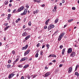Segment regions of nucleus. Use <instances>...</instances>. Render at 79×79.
Wrapping results in <instances>:
<instances>
[{
    "label": "nucleus",
    "instance_id": "obj_1",
    "mask_svg": "<svg viewBox=\"0 0 79 79\" xmlns=\"http://www.w3.org/2000/svg\"><path fill=\"white\" fill-rule=\"evenodd\" d=\"M54 27L55 25H50L48 26V31H49V30H50V29H53V28Z\"/></svg>",
    "mask_w": 79,
    "mask_h": 79
},
{
    "label": "nucleus",
    "instance_id": "obj_2",
    "mask_svg": "<svg viewBox=\"0 0 79 79\" xmlns=\"http://www.w3.org/2000/svg\"><path fill=\"white\" fill-rule=\"evenodd\" d=\"M24 9V6H21L20 8L18 9V11L19 12H20V11H21L23 9Z\"/></svg>",
    "mask_w": 79,
    "mask_h": 79
},
{
    "label": "nucleus",
    "instance_id": "obj_3",
    "mask_svg": "<svg viewBox=\"0 0 79 79\" xmlns=\"http://www.w3.org/2000/svg\"><path fill=\"white\" fill-rule=\"evenodd\" d=\"M76 55V53L75 52H73L70 54V56L71 57H74Z\"/></svg>",
    "mask_w": 79,
    "mask_h": 79
},
{
    "label": "nucleus",
    "instance_id": "obj_4",
    "mask_svg": "<svg viewBox=\"0 0 79 79\" xmlns=\"http://www.w3.org/2000/svg\"><path fill=\"white\" fill-rule=\"evenodd\" d=\"M28 47V45H26L25 47H23L22 48V50H26Z\"/></svg>",
    "mask_w": 79,
    "mask_h": 79
},
{
    "label": "nucleus",
    "instance_id": "obj_5",
    "mask_svg": "<svg viewBox=\"0 0 79 79\" xmlns=\"http://www.w3.org/2000/svg\"><path fill=\"white\" fill-rule=\"evenodd\" d=\"M27 57H23L22 58V59H21L20 60V61L22 62V61H25V60H27Z\"/></svg>",
    "mask_w": 79,
    "mask_h": 79
},
{
    "label": "nucleus",
    "instance_id": "obj_6",
    "mask_svg": "<svg viewBox=\"0 0 79 79\" xmlns=\"http://www.w3.org/2000/svg\"><path fill=\"white\" fill-rule=\"evenodd\" d=\"M72 52V48H70L68 49L67 52L68 53H71Z\"/></svg>",
    "mask_w": 79,
    "mask_h": 79
},
{
    "label": "nucleus",
    "instance_id": "obj_7",
    "mask_svg": "<svg viewBox=\"0 0 79 79\" xmlns=\"http://www.w3.org/2000/svg\"><path fill=\"white\" fill-rule=\"evenodd\" d=\"M50 73L48 72L45 74V77H48V76H50Z\"/></svg>",
    "mask_w": 79,
    "mask_h": 79
},
{
    "label": "nucleus",
    "instance_id": "obj_8",
    "mask_svg": "<svg viewBox=\"0 0 79 79\" xmlns=\"http://www.w3.org/2000/svg\"><path fill=\"white\" fill-rule=\"evenodd\" d=\"M68 69V72L70 73H71V71H72L73 70V68H71V67H70Z\"/></svg>",
    "mask_w": 79,
    "mask_h": 79
},
{
    "label": "nucleus",
    "instance_id": "obj_9",
    "mask_svg": "<svg viewBox=\"0 0 79 79\" xmlns=\"http://www.w3.org/2000/svg\"><path fill=\"white\" fill-rule=\"evenodd\" d=\"M19 60V58H17L16 59V60L13 63V64H16V62L18 61Z\"/></svg>",
    "mask_w": 79,
    "mask_h": 79
},
{
    "label": "nucleus",
    "instance_id": "obj_10",
    "mask_svg": "<svg viewBox=\"0 0 79 79\" xmlns=\"http://www.w3.org/2000/svg\"><path fill=\"white\" fill-rule=\"evenodd\" d=\"M39 12V10H36L35 11H34L33 14H35V13H38Z\"/></svg>",
    "mask_w": 79,
    "mask_h": 79
},
{
    "label": "nucleus",
    "instance_id": "obj_11",
    "mask_svg": "<svg viewBox=\"0 0 79 79\" xmlns=\"http://www.w3.org/2000/svg\"><path fill=\"white\" fill-rule=\"evenodd\" d=\"M30 37H31V36L30 35H28L25 38V40H27V39L30 38Z\"/></svg>",
    "mask_w": 79,
    "mask_h": 79
},
{
    "label": "nucleus",
    "instance_id": "obj_12",
    "mask_svg": "<svg viewBox=\"0 0 79 79\" xmlns=\"http://www.w3.org/2000/svg\"><path fill=\"white\" fill-rule=\"evenodd\" d=\"M49 21H50V19H48L46 21L45 23L46 25H48V22H49Z\"/></svg>",
    "mask_w": 79,
    "mask_h": 79
},
{
    "label": "nucleus",
    "instance_id": "obj_13",
    "mask_svg": "<svg viewBox=\"0 0 79 79\" xmlns=\"http://www.w3.org/2000/svg\"><path fill=\"white\" fill-rule=\"evenodd\" d=\"M29 64H27L25 65L23 67V68L24 69H26V68H27V67H29Z\"/></svg>",
    "mask_w": 79,
    "mask_h": 79
},
{
    "label": "nucleus",
    "instance_id": "obj_14",
    "mask_svg": "<svg viewBox=\"0 0 79 79\" xmlns=\"http://www.w3.org/2000/svg\"><path fill=\"white\" fill-rule=\"evenodd\" d=\"M27 12V9H25L24 10L23 13H24V14L26 15V13Z\"/></svg>",
    "mask_w": 79,
    "mask_h": 79
},
{
    "label": "nucleus",
    "instance_id": "obj_15",
    "mask_svg": "<svg viewBox=\"0 0 79 79\" xmlns=\"http://www.w3.org/2000/svg\"><path fill=\"white\" fill-rule=\"evenodd\" d=\"M27 33L26 32H24L22 35L23 36H26V35H27Z\"/></svg>",
    "mask_w": 79,
    "mask_h": 79
},
{
    "label": "nucleus",
    "instance_id": "obj_16",
    "mask_svg": "<svg viewBox=\"0 0 79 79\" xmlns=\"http://www.w3.org/2000/svg\"><path fill=\"white\" fill-rule=\"evenodd\" d=\"M9 27H10V26H8L6 27L5 28L4 30H5V31H6V30H7V29H8V28H9Z\"/></svg>",
    "mask_w": 79,
    "mask_h": 79
},
{
    "label": "nucleus",
    "instance_id": "obj_17",
    "mask_svg": "<svg viewBox=\"0 0 79 79\" xmlns=\"http://www.w3.org/2000/svg\"><path fill=\"white\" fill-rule=\"evenodd\" d=\"M75 75L77 76V77H78L79 76V74L78 73V72H76L75 73Z\"/></svg>",
    "mask_w": 79,
    "mask_h": 79
},
{
    "label": "nucleus",
    "instance_id": "obj_18",
    "mask_svg": "<svg viewBox=\"0 0 79 79\" xmlns=\"http://www.w3.org/2000/svg\"><path fill=\"white\" fill-rule=\"evenodd\" d=\"M64 51H65V48H64L62 52V55H64Z\"/></svg>",
    "mask_w": 79,
    "mask_h": 79
},
{
    "label": "nucleus",
    "instance_id": "obj_19",
    "mask_svg": "<svg viewBox=\"0 0 79 79\" xmlns=\"http://www.w3.org/2000/svg\"><path fill=\"white\" fill-rule=\"evenodd\" d=\"M8 1H6L4 2V4L5 5H8Z\"/></svg>",
    "mask_w": 79,
    "mask_h": 79
},
{
    "label": "nucleus",
    "instance_id": "obj_20",
    "mask_svg": "<svg viewBox=\"0 0 79 79\" xmlns=\"http://www.w3.org/2000/svg\"><path fill=\"white\" fill-rule=\"evenodd\" d=\"M73 21V19H71L69 20L68 22L69 23H70V22H71V21Z\"/></svg>",
    "mask_w": 79,
    "mask_h": 79
},
{
    "label": "nucleus",
    "instance_id": "obj_21",
    "mask_svg": "<svg viewBox=\"0 0 79 79\" xmlns=\"http://www.w3.org/2000/svg\"><path fill=\"white\" fill-rule=\"evenodd\" d=\"M58 19H56L55 21V23L56 24L58 22Z\"/></svg>",
    "mask_w": 79,
    "mask_h": 79
},
{
    "label": "nucleus",
    "instance_id": "obj_22",
    "mask_svg": "<svg viewBox=\"0 0 79 79\" xmlns=\"http://www.w3.org/2000/svg\"><path fill=\"white\" fill-rule=\"evenodd\" d=\"M30 49H28L27 51V52H26L27 53V54H29V52H30Z\"/></svg>",
    "mask_w": 79,
    "mask_h": 79
},
{
    "label": "nucleus",
    "instance_id": "obj_23",
    "mask_svg": "<svg viewBox=\"0 0 79 79\" xmlns=\"http://www.w3.org/2000/svg\"><path fill=\"white\" fill-rule=\"evenodd\" d=\"M46 47L47 48V49H48V48H49V47H50V45L49 44H47Z\"/></svg>",
    "mask_w": 79,
    "mask_h": 79
},
{
    "label": "nucleus",
    "instance_id": "obj_24",
    "mask_svg": "<svg viewBox=\"0 0 79 79\" xmlns=\"http://www.w3.org/2000/svg\"><path fill=\"white\" fill-rule=\"evenodd\" d=\"M10 75L12 77L15 76V73H11Z\"/></svg>",
    "mask_w": 79,
    "mask_h": 79
},
{
    "label": "nucleus",
    "instance_id": "obj_25",
    "mask_svg": "<svg viewBox=\"0 0 79 79\" xmlns=\"http://www.w3.org/2000/svg\"><path fill=\"white\" fill-rule=\"evenodd\" d=\"M11 66L10 64H9L7 65V68H11Z\"/></svg>",
    "mask_w": 79,
    "mask_h": 79
},
{
    "label": "nucleus",
    "instance_id": "obj_26",
    "mask_svg": "<svg viewBox=\"0 0 79 79\" xmlns=\"http://www.w3.org/2000/svg\"><path fill=\"white\" fill-rule=\"evenodd\" d=\"M59 48H60L61 49H62V48H63V46L62 45H61L60 46Z\"/></svg>",
    "mask_w": 79,
    "mask_h": 79
},
{
    "label": "nucleus",
    "instance_id": "obj_27",
    "mask_svg": "<svg viewBox=\"0 0 79 79\" xmlns=\"http://www.w3.org/2000/svg\"><path fill=\"white\" fill-rule=\"evenodd\" d=\"M12 52L14 55H15V52L14 51H12Z\"/></svg>",
    "mask_w": 79,
    "mask_h": 79
},
{
    "label": "nucleus",
    "instance_id": "obj_28",
    "mask_svg": "<svg viewBox=\"0 0 79 79\" xmlns=\"http://www.w3.org/2000/svg\"><path fill=\"white\" fill-rule=\"evenodd\" d=\"M63 36L62 35H61V34L59 36V37H60L61 39H62V38H63Z\"/></svg>",
    "mask_w": 79,
    "mask_h": 79
},
{
    "label": "nucleus",
    "instance_id": "obj_29",
    "mask_svg": "<svg viewBox=\"0 0 79 79\" xmlns=\"http://www.w3.org/2000/svg\"><path fill=\"white\" fill-rule=\"evenodd\" d=\"M4 26H7L8 25V23H4L3 24Z\"/></svg>",
    "mask_w": 79,
    "mask_h": 79
},
{
    "label": "nucleus",
    "instance_id": "obj_30",
    "mask_svg": "<svg viewBox=\"0 0 79 79\" xmlns=\"http://www.w3.org/2000/svg\"><path fill=\"white\" fill-rule=\"evenodd\" d=\"M40 43H38V44L37 45H36V47H39L40 46Z\"/></svg>",
    "mask_w": 79,
    "mask_h": 79
},
{
    "label": "nucleus",
    "instance_id": "obj_31",
    "mask_svg": "<svg viewBox=\"0 0 79 79\" xmlns=\"http://www.w3.org/2000/svg\"><path fill=\"white\" fill-rule=\"evenodd\" d=\"M58 40V41H60V40H61V38L60 37H59Z\"/></svg>",
    "mask_w": 79,
    "mask_h": 79
},
{
    "label": "nucleus",
    "instance_id": "obj_32",
    "mask_svg": "<svg viewBox=\"0 0 79 79\" xmlns=\"http://www.w3.org/2000/svg\"><path fill=\"white\" fill-rule=\"evenodd\" d=\"M11 77H11V74H10L9 75L8 78L9 79H11Z\"/></svg>",
    "mask_w": 79,
    "mask_h": 79
},
{
    "label": "nucleus",
    "instance_id": "obj_33",
    "mask_svg": "<svg viewBox=\"0 0 79 79\" xmlns=\"http://www.w3.org/2000/svg\"><path fill=\"white\" fill-rule=\"evenodd\" d=\"M38 55H39V54L37 53L35 55V57L36 58H37L38 57Z\"/></svg>",
    "mask_w": 79,
    "mask_h": 79
},
{
    "label": "nucleus",
    "instance_id": "obj_34",
    "mask_svg": "<svg viewBox=\"0 0 79 79\" xmlns=\"http://www.w3.org/2000/svg\"><path fill=\"white\" fill-rule=\"evenodd\" d=\"M28 25L29 26H31V22L30 21L28 23Z\"/></svg>",
    "mask_w": 79,
    "mask_h": 79
},
{
    "label": "nucleus",
    "instance_id": "obj_35",
    "mask_svg": "<svg viewBox=\"0 0 79 79\" xmlns=\"http://www.w3.org/2000/svg\"><path fill=\"white\" fill-rule=\"evenodd\" d=\"M26 7H27V8H29V6H28V5L27 4V5L26 6Z\"/></svg>",
    "mask_w": 79,
    "mask_h": 79
},
{
    "label": "nucleus",
    "instance_id": "obj_36",
    "mask_svg": "<svg viewBox=\"0 0 79 79\" xmlns=\"http://www.w3.org/2000/svg\"><path fill=\"white\" fill-rule=\"evenodd\" d=\"M51 56H53V54H51L49 55L48 57H51Z\"/></svg>",
    "mask_w": 79,
    "mask_h": 79
},
{
    "label": "nucleus",
    "instance_id": "obj_37",
    "mask_svg": "<svg viewBox=\"0 0 79 79\" xmlns=\"http://www.w3.org/2000/svg\"><path fill=\"white\" fill-rule=\"evenodd\" d=\"M58 32H59V31H56L54 33V34H56L58 33Z\"/></svg>",
    "mask_w": 79,
    "mask_h": 79
},
{
    "label": "nucleus",
    "instance_id": "obj_38",
    "mask_svg": "<svg viewBox=\"0 0 79 79\" xmlns=\"http://www.w3.org/2000/svg\"><path fill=\"white\" fill-rule=\"evenodd\" d=\"M44 28L45 29H47V26H45L44 27Z\"/></svg>",
    "mask_w": 79,
    "mask_h": 79
},
{
    "label": "nucleus",
    "instance_id": "obj_39",
    "mask_svg": "<svg viewBox=\"0 0 79 79\" xmlns=\"http://www.w3.org/2000/svg\"><path fill=\"white\" fill-rule=\"evenodd\" d=\"M61 34L63 36L64 35V34H65V33L63 32Z\"/></svg>",
    "mask_w": 79,
    "mask_h": 79
},
{
    "label": "nucleus",
    "instance_id": "obj_40",
    "mask_svg": "<svg viewBox=\"0 0 79 79\" xmlns=\"http://www.w3.org/2000/svg\"><path fill=\"white\" fill-rule=\"evenodd\" d=\"M72 10H76V7H73L72 8Z\"/></svg>",
    "mask_w": 79,
    "mask_h": 79
},
{
    "label": "nucleus",
    "instance_id": "obj_41",
    "mask_svg": "<svg viewBox=\"0 0 79 79\" xmlns=\"http://www.w3.org/2000/svg\"><path fill=\"white\" fill-rule=\"evenodd\" d=\"M62 66H63V64H60L59 65V67L60 68H61V67H62Z\"/></svg>",
    "mask_w": 79,
    "mask_h": 79
},
{
    "label": "nucleus",
    "instance_id": "obj_42",
    "mask_svg": "<svg viewBox=\"0 0 79 79\" xmlns=\"http://www.w3.org/2000/svg\"><path fill=\"white\" fill-rule=\"evenodd\" d=\"M8 17H9V18H10L11 17V14H8Z\"/></svg>",
    "mask_w": 79,
    "mask_h": 79
},
{
    "label": "nucleus",
    "instance_id": "obj_43",
    "mask_svg": "<svg viewBox=\"0 0 79 79\" xmlns=\"http://www.w3.org/2000/svg\"><path fill=\"white\" fill-rule=\"evenodd\" d=\"M42 53H43V52L42 51H41L40 52V55H42Z\"/></svg>",
    "mask_w": 79,
    "mask_h": 79
},
{
    "label": "nucleus",
    "instance_id": "obj_44",
    "mask_svg": "<svg viewBox=\"0 0 79 79\" xmlns=\"http://www.w3.org/2000/svg\"><path fill=\"white\" fill-rule=\"evenodd\" d=\"M56 6H55L54 7V10H56Z\"/></svg>",
    "mask_w": 79,
    "mask_h": 79
},
{
    "label": "nucleus",
    "instance_id": "obj_45",
    "mask_svg": "<svg viewBox=\"0 0 79 79\" xmlns=\"http://www.w3.org/2000/svg\"><path fill=\"white\" fill-rule=\"evenodd\" d=\"M38 1L37 0H34L33 1L34 2H38Z\"/></svg>",
    "mask_w": 79,
    "mask_h": 79
},
{
    "label": "nucleus",
    "instance_id": "obj_46",
    "mask_svg": "<svg viewBox=\"0 0 79 79\" xmlns=\"http://www.w3.org/2000/svg\"><path fill=\"white\" fill-rule=\"evenodd\" d=\"M16 11V9H15L13 11V13H15V12Z\"/></svg>",
    "mask_w": 79,
    "mask_h": 79
},
{
    "label": "nucleus",
    "instance_id": "obj_47",
    "mask_svg": "<svg viewBox=\"0 0 79 79\" xmlns=\"http://www.w3.org/2000/svg\"><path fill=\"white\" fill-rule=\"evenodd\" d=\"M8 63H11V60H9L8 61Z\"/></svg>",
    "mask_w": 79,
    "mask_h": 79
},
{
    "label": "nucleus",
    "instance_id": "obj_48",
    "mask_svg": "<svg viewBox=\"0 0 79 79\" xmlns=\"http://www.w3.org/2000/svg\"><path fill=\"white\" fill-rule=\"evenodd\" d=\"M25 15V14H24V13H21V14H20V15Z\"/></svg>",
    "mask_w": 79,
    "mask_h": 79
},
{
    "label": "nucleus",
    "instance_id": "obj_49",
    "mask_svg": "<svg viewBox=\"0 0 79 79\" xmlns=\"http://www.w3.org/2000/svg\"><path fill=\"white\" fill-rule=\"evenodd\" d=\"M45 45H43L42 47V48H45Z\"/></svg>",
    "mask_w": 79,
    "mask_h": 79
},
{
    "label": "nucleus",
    "instance_id": "obj_50",
    "mask_svg": "<svg viewBox=\"0 0 79 79\" xmlns=\"http://www.w3.org/2000/svg\"><path fill=\"white\" fill-rule=\"evenodd\" d=\"M18 67H19V68H22V65H19L18 66Z\"/></svg>",
    "mask_w": 79,
    "mask_h": 79
},
{
    "label": "nucleus",
    "instance_id": "obj_51",
    "mask_svg": "<svg viewBox=\"0 0 79 79\" xmlns=\"http://www.w3.org/2000/svg\"><path fill=\"white\" fill-rule=\"evenodd\" d=\"M45 6V5L44 4H43V5H42V6L43 7H44V6Z\"/></svg>",
    "mask_w": 79,
    "mask_h": 79
},
{
    "label": "nucleus",
    "instance_id": "obj_52",
    "mask_svg": "<svg viewBox=\"0 0 79 79\" xmlns=\"http://www.w3.org/2000/svg\"><path fill=\"white\" fill-rule=\"evenodd\" d=\"M27 54V53L26 52H25L24 54V56H26Z\"/></svg>",
    "mask_w": 79,
    "mask_h": 79
},
{
    "label": "nucleus",
    "instance_id": "obj_53",
    "mask_svg": "<svg viewBox=\"0 0 79 79\" xmlns=\"http://www.w3.org/2000/svg\"><path fill=\"white\" fill-rule=\"evenodd\" d=\"M62 2L63 3H64V0H62Z\"/></svg>",
    "mask_w": 79,
    "mask_h": 79
},
{
    "label": "nucleus",
    "instance_id": "obj_54",
    "mask_svg": "<svg viewBox=\"0 0 79 79\" xmlns=\"http://www.w3.org/2000/svg\"><path fill=\"white\" fill-rule=\"evenodd\" d=\"M15 22L16 23H18V22H19V21H18V20H16Z\"/></svg>",
    "mask_w": 79,
    "mask_h": 79
},
{
    "label": "nucleus",
    "instance_id": "obj_55",
    "mask_svg": "<svg viewBox=\"0 0 79 79\" xmlns=\"http://www.w3.org/2000/svg\"><path fill=\"white\" fill-rule=\"evenodd\" d=\"M52 63H50L49 64V65H52Z\"/></svg>",
    "mask_w": 79,
    "mask_h": 79
},
{
    "label": "nucleus",
    "instance_id": "obj_56",
    "mask_svg": "<svg viewBox=\"0 0 79 79\" xmlns=\"http://www.w3.org/2000/svg\"><path fill=\"white\" fill-rule=\"evenodd\" d=\"M25 27L26 26L25 25H23V29H25Z\"/></svg>",
    "mask_w": 79,
    "mask_h": 79
},
{
    "label": "nucleus",
    "instance_id": "obj_57",
    "mask_svg": "<svg viewBox=\"0 0 79 79\" xmlns=\"http://www.w3.org/2000/svg\"><path fill=\"white\" fill-rule=\"evenodd\" d=\"M27 30H28V31H30L31 30V29L29 28H27Z\"/></svg>",
    "mask_w": 79,
    "mask_h": 79
},
{
    "label": "nucleus",
    "instance_id": "obj_58",
    "mask_svg": "<svg viewBox=\"0 0 79 79\" xmlns=\"http://www.w3.org/2000/svg\"><path fill=\"white\" fill-rule=\"evenodd\" d=\"M56 61L55 60H54L52 61V62H53V63H55V62H56Z\"/></svg>",
    "mask_w": 79,
    "mask_h": 79
},
{
    "label": "nucleus",
    "instance_id": "obj_59",
    "mask_svg": "<svg viewBox=\"0 0 79 79\" xmlns=\"http://www.w3.org/2000/svg\"><path fill=\"white\" fill-rule=\"evenodd\" d=\"M17 20H18V21H20V20H21V19H20V18H19Z\"/></svg>",
    "mask_w": 79,
    "mask_h": 79
},
{
    "label": "nucleus",
    "instance_id": "obj_60",
    "mask_svg": "<svg viewBox=\"0 0 79 79\" xmlns=\"http://www.w3.org/2000/svg\"><path fill=\"white\" fill-rule=\"evenodd\" d=\"M18 76H19V73H18L17 74V76H16L17 77H18Z\"/></svg>",
    "mask_w": 79,
    "mask_h": 79
},
{
    "label": "nucleus",
    "instance_id": "obj_61",
    "mask_svg": "<svg viewBox=\"0 0 79 79\" xmlns=\"http://www.w3.org/2000/svg\"><path fill=\"white\" fill-rule=\"evenodd\" d=\"M27 77H28V79H30V77L29 76H27Z\"/></svg>",
    "mask_w": 79,
    "mask_h": 79
},
{
    "label": "nucleus",
    "instance_id": "obj_62",
    "mask_svg": "<svg viewBox=\"0 0 79 79\" xmlns=\"http://www.w3.org/2000/svg\"><path fill=\"white\" fill-rule=\"evenodd\" d=\"M59 5L60 6H61V5H62V3H60V4H59Z\"/></svg>",
    "mask_w": 79,
    "mask_h": 79
},
{
    "label": "nucleus",
    "instance_id": "obj_63",
    "mask_svg": "<svg viewBox=\"0 0 79 79\" xmlns=\"http://www.w3.org/2000/svg\"><path fill=\"white\" fill-rule=\"evenodd\" d=\"M76 68H77L79 67V65H77L76 66Z\"/></svg>",
    "mask_w": 79,
    "mask_h": 79
},
{
    "label": "nucleus",
    "instance_id": "obj_64",
    "mask_svg": "<svg viewBox=\"0 0 79 79\" xmlns=\"http://www.w3.org/2000/svg\"><path fill=\"white\" fill-rule=\"evenodd\" d=\"M24 78V77L23 76V77H21V79H23Z\"/></svg>",
    "mask_w": 79,
    "mask_h": 79
}]
</instances>
